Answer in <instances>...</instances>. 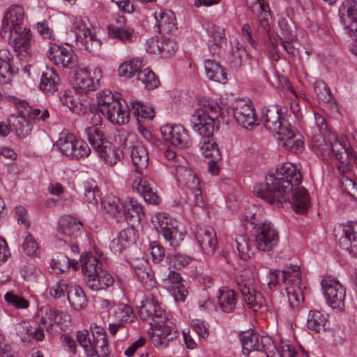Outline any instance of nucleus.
Listing matches in <instances>:
<instances>
[{
  "label": "nucleus",
  "mask_w": 357,
  "mask_h": 357,
  "mask_svg": "<svg viewBox=\"0 0 357 357\" xmlns=\"http://www.w3.org/2000/svg\"><path fill=\"white\" fill-rule=\"evenodd\" d=\"M301 181L300 170L286 162L270 172L265 183L257 184L254 193L267 203L278 206L288 201L294 211L304 213L310 206V197L307 190L299 187Z\"/></svg>",
  "instance_id": "1"
},
{
  "label": "nucleus",
  "mask_w": 357,
  "mask_h": 357,
  "mask_svg": "<svg viewBox=\"0 0 357 357\" xmlns=\"http://www.w3.org/2000/svg\"><path fill=\"white\" fill-rule=\"evenodd\" d=\"M245 229L255 238L256 248L265 252L272 251L279 241L278 232L255 206L245 208L242 215Z\"/></svg>",
  "instance_id": "2"
},
{
  "label": "nucleus",
  "mask_w": 357,
  "mask_h": 357,
  "mask_svg": "<svg viewBox=\"0 0 357 357\" xmlns=\"http://www.w3.org/2000/svg\"><path fill=\"white\" fill-rule=\"evenodd\" d=\"M268 278V286L270 289L282 282L285 284V290L292 310H304L303 290L305 287L301 282V273L298 266L291 264L282 271L278 269L270 270Z\"/></svg>",
  "instance_id": "3"
},
{
  "label": "nucleus",
  "mask_w": 357,
  "mask_h": 357,
  "mask_svg": "<svg viewBox=\"0 0 357 357\" xmlns=\"http://www.w3.org/2000/svg\"><path fill=\"white\" fill-rule=\"evenodd\" d=\"M220 114V107L216 101L210 98H200L197 107L190 117L192 130L211 135L215 128H218Z\"/></svg>",
  "instance_id": "4"
},
{
  "label": "nucleus",
  "mask_w": 357,
  "mask_h": 357,
  "mask_svg": "<svg viewBox=\"0 0 357 357\" xmlns=\"http://www.w3.org/2000/svg\"><path fill=\"white\" fill-rule=\"evenodd\" d=\"M149 314L152 315L151 327L148 329L151 342L156 349L164 350L178 337L172 314Z\"/></svg>",
  "instance_id": "5"
},
{
  "label": "nucleus",
  "mask_w": 357,
  "mask_h": 357,
  "mask_svg": "<svg viewBox=\"0 0 357 357\" xmlns=\"http://www.w3.org/2000/svg\"><path fill=\"white\" fill-rule=\"evenodd\" d=\"M173 169L170 172L174 175L177 184L180 188H186L188 191L187 202L190 205L201 206L204 199L200 181L195 172L190 167L183 165L171 164Z\"/></svg>",
  "instance_id": "6"
},
{
  "label": "nucleus",
  "mask_w": 357,
  "mask_h": 357,
  "mask_svg": "<svg viewBox=\"0 0 357 357\" xmlns=\"http://www.w3.org/2000/svg\"><path fill=\"white\" fill-rule=\"evenodd\" d=\"M321 142L323 143L318 144L317 146L319 151L323 156L334 155L340 163L338 166L340 171L345 172L352 169L351 162L352 161L357 162V151L351 148H347L346 145L342 144L337 136L334 134L328 136L329 144H326L324 140Z\"/></svg>",
  "instance_id": "7"
},
{
  "label": "nucleus",
  "mask_w": 357,
  "mask_h": 357,
  "mask_svg": "<svg viewBox=\"0 0 357 357\" xmlns=\"http://www.w3.org/2000/svg\"><path fill=\"white\" fill-rule=\"evenodd\" d=\"M151 222L170 246L176 248L183 240V234L178 228V222L167 214L156 213L152 218Z\"/></svg>",
  "instance_id": "8"
},
{
  "label": "nucleus",
  "mask_w": 357,
  "mask_h": 357,
  "mask_svg": "<svg viewBox=\"0 0 357 357\" xmlns=\"http://www.w3.org/2000/svg\"><path fill=\"white\" fill-rule=\"evenodd\" d=\"M341 22L350 36L355 38L350 45L351 52L357 56V1L345 0L339 8Z\"/></svg>",
  "instance_id": "9"
},
{
  "label": "nucleus",
  "mask_w": 357,
  "mask_h": 357,
  "mask_svg": "<svg viewBox=\"0 0 357 357\" xmlns=\"http://www.w3.org/2000/svg\"><path fill=\"white\" fill-rule=\"evenodd\" d=\"M326 303L333 310H344L346 289L336 279L325 278L321 282Z\"/></svg>",
  "instance_id": "10"
},
{
  "label": "nucleus",
  "mask_w": 357,
  "mask_h": 357,
  "mask_svg": "<svg viewBox=\"0 0 357 357\" xmlns=\"http://www.w3.org/2000/svg\"><path fill=\"white\" fill-rule=\"evenodd\" d=\"M56 145L63 155L70 159L84 158L91 153L88 144L82 139H77L72 134L61 137Z\"/></svg>",
  "instance_id": "11"
},
{
  "label": "nucleus",
  "mask_w": 357,
  "mask_h": 357,
  "mask_svg": "<svg viewBox=\"0 0 357 357\" xmlns=\"http://www.w3.org/2000/svg\"><path fill=\"white\" fill-rule=\"evenodd\" d=\"M91 331L93 336V341L89 337V331L84 330L78 331L77 340L81 347L84 349L87 357H94L98 354L96 346L99 344H105L107 342V334L105 329L97 325H91Z\"/></svg>",
  "instance_id": "12"
},
{
  "label": "nucleus",
  "mask_w": 357,
  "mask_h": 357,
  "mask_svg": "<svg viewBox=\"0 0 357 357\" xmlns=\"http://www.w3.org/2000/svg\"><path fill=\"white\" fill-rule=\"evenodd\" d=\"M101 77L102 70L100 68H93V76L89 68L78 69L75 75L74 88L79 93L94 91Z\"/></svg>",
  "instance_id": "13"
},
{
  "label": "nucleus",
  "mask_w": 357,
  "mask_h": 357,
  "mask_svg": "<svg viewBox=\"0 0 357 357\" xmlns=\"http://www.w3.org/2000/svg\"><path fill=\"white\" fill-rule=\"evenodd\" d=\"M47 56L52 63L61 68H73L78 62L77 56L71 48L52 43H50Z\"/></svg>",
  "instance_id": "14"
},
{
  "label": "nucleus",
  "mask_w": 357,
  "mask_h": 357,
  "mask_svg": "<svg viewBox=\"0 0 357 357\" xmlns=\"http://www.w3.org/2000/svg\"><path fill=\"white\" fill-rule=\"evenodd\" d=\"M121 146L124 149H131V158L134 165L138 169H144L149 165V155L146 147L142 144L137 142L133 146L131 144L136 140V135L132 133H125L120 135Z\"/></svg>",
  "instance_id": "15"
},
{
  "label": "nucleus",
  "mask_w": 357,
  "mask_h": 357,
  "mask_svg": "<svg viewBox=\"0 0 357 357\" xmlns=\"http://www.w3.org/2000/svg\"><path fill=\"white\" fill-rule=\"evenodd\" d=\"M160 132L163 139L174 146L185 149L191 145L188 132L181 125L167 124L161 127Z\"/></svg>",
  "instance_id": "16"
},
{
  "label": "nucleus",
  "mask_w": 357,
  "mask_h": 357,
  "mask_svg": "<svg viewBox=\"0 0 357 357\" xmlns=\"http://www.w3.org/2000/svg\"><path fill=\"white\" fill-rule=\"evenodd\" d=\"M277 139L283 147L294 153H300L304 149L303 136L291 125L278 132Z\"/></svg>",
  "instance_id": "17"
},
{
  "label": "nucleus",
  "mask_w": 357,
  "mask_h": 357,
  "mask_svg": "<svg viewBox=\"0 0 357 357\" xmlns=\"http://www.w3.org/2000/svg\"><path fill=\"white\" fill-rule=\"evenodd\" d=\"M24 12L22 7L20 6H12L6 11L2 20L0 29V34L6 37L7 33L14 31H20L22 27Z\"/></svg>",
  "instance_id": "18"
},
{
  "label": "nucleus",
  "mask_w": 357,
  "mask_h": 357,
  "mask_svg": "<svg viewBox=\"0 0 357 357\" xmlns=\"http://www.w3.org/2000/svg\"><path fill=\"white\" fill-rule=\"evenodd\" d=\"M108 35L123 43H130L135 37V29L128 24L125 17L118 16L114 23L107 26Z\"/></svg>",
  "instance_id": "19"
},
{
  "label": "nucleus",
  "mask_w": 357,
  "mask_h": 357,
  "mask_svg": "<svg viewBox=\"0 0 357 357\" xmlns=\"http://www.w3.org/2000/svg\"><path fill=\"white\" fill-rule=\"evenodd\" d=\"M234 118L243 128L252 130L257 123L255 110L250 102L240 100L233 109Z\"/></svg>",
  "instance_id": "20"
},
{
  "label": "nucleus",
  "mask_w": 357,
  "mask_h": 357,
  "mask_svg": "<svg viewBox=\"0 0 357 357\" xmlns=\"http://www.w3.org/2000/svg\"><path fill=\"white\" fill-rule=\"evenodd\" d=\"M162 284L174 298L176 302H183L188 295V291L183 284L181 275L174 271H170L168 275L162 280Z\"/></svg>",
  "instance_id": "21"
},
{
  "label": "nucleus",
  "mask_w": 357,
  "mask_h": 357,
  "mask_svg": "<svg viewBox=\"0 0 357 357\" xmlns=\"http://www.w3.org/2000/svg\"><path fill=\"white\" fill-rule=\"evenodd\" d=\"M281 110L282 108L278 105H271L261 110V119L265 128L270 131L275 132L277 135L282 128L290 125L284 122L280 115Z\"/></svg>",
  "instance_id": "22"
},
{
  "label": "nucleus",
  "mask_w": 357,
  "mask_h": 357,
  "mask_svg": "<svg viewBox=\"0 0 357 357\" xmlns=\"http://www.w3.org/2000/svg\"><path fill=\"white\" fill-rule=\"evenodd\" d=\"M82 227V224L72 216H64L59 222L57 236L67 243H71L73 238H76Z\"/></svg>",
  "instance_id": "23"
},
{
  "label": "nucleus",
  "mask_w": 357,
  "mask_h": 357,
  "mask_svg": "<svg viewBox=\"0 0 357 357\" xmlns=\"http://www.w3.org/2000/svg\"><path fill=\"white\" fill-rule=\"evenodd\" d=\"M145 216L142 205L136 199L128 197L122 205L121 218L123 217L128 225L133 226L139 223Z\"/></svg>",
  "instance_id": "24"
},
{
  "label": "nucleus",
  "mask_w": 357,
  "mask_h": 357,
  "mask_svg": "<svg viewBox=\"0 0 357 357\" xmlns=\"http://www.w3.org/2000/svg\"><path fill=\"white\" fill-rule=\"evenodd\" d=\"M338 242L342 249L357 257V222H351L344 227Z\"/></svg>",
  "instance_id": "25"
},
{
  "label": "nucleus",
  "mask_w": 357,
  "mask_h": 357,
  "mask_svg": "<svg viewBox=\"0 0 357 357\" xmlns=\"http://www.w3.org/2000/svg\"><path fill=\"white\" fill-rule=\"evenodd\" d=\"M260 336L253 330H248L241 333L240 340L242 345V352L245 355H248L252 351L265 350L263 345L264 341L270 342L268 337H261V343L259 342Z\"/></svg>",
  "instance_id": "26"
},
{
  "label": "nucleus",
  "mask_w": 357,
  "mask_h": 357,
  "mask_svg": "<svg viewBox=\"0 0 357 357\" xmlns=\"http://www.w3.org/2000/svg\"><path fill=\"white\" fill-rule=\"evenodd\" d=\"M154 18L159 33L172 34L176 31V17L172 10L160 8L154 13Z\"/></svg>",
  "instance_id": "27"
},
{
  "label": "nucleus",
  "mask_w": 357,
  "mask_h": 357,
  "mask_svg": "<svg viewBox=\"0 0 357 357\" xmlns=\"http://www.w3.org/2000/svg\"><path fill=\"white\" fill-rule=\"evenodd\" d=\"M195 238L199 247L207 255H213L217 245L216 234L210 227H200L195 234Z\"/></svg>",
  "instance_id": "28"
},
{
  "label": "nucleus",
  "mask_w": 357,
  "mask_h": 357,
  "mask_svg": "<svg viewBox=\"0 0 357 357\" xmlns=\"http://www.w3.org/2000/svg\"><path fill=\"white\" fill-rule=\"evenodd\" d=\"M130 113V105L129 106H124L118 100L117 102H114L113 105H112L109 108L107 109V110L105 109L102 114L105 116L108 121L112 124L121 126L129 121Z\"/></svg>",
  "instance_id": "29"
},
{
  "label": "nucleus",
  "mask_w": 357,
  "mask_h": 357,
  "mask_svg": "<svg viewBox=\"0 0 357 357\" xmlns=\"http://www.w3.org/2000/svg\"><path fill=\"white\" fill-rule=\"evenodd\" d=\"M135 241L136 235L134 228L128 227L122 229L118 236L112 241L109 248L114 253L119 254L128 248Z\"/></svg>",
  "instance_id": "30"
},
{
  "label": "nucleus",
  "mask_w": 357,
  "mask_h": 357,
  "mask_svg": "<svg viewBox=\"0 0 357 357\" xmlns=\"http://www.w3.org/2000/svg\"><path fill=\"white\" fill-rule=\"evenodd\" d=\"M98 156L103 162L109 166L115 165L120 161L122 157V151L113 146L109 141H103V143L94 149Z\"/></svg>",
  "instance_id": "31"
},
{
  "label": "nucleus",
  "mask_w": 357,
  "mask_h": 357,
  "mask_svg": "<svg viewBox=\"0 0 357 357\" xmlns=\"http://www.w3.org/2000/svg\"><path fill=\"white\" fill-rule=\"evenodd\" d=\"M18 111L17 115L12 114L10 116L8 119L9 126L15 130L17 137H24L31 133L33 126L27 116L24 114V110L20 108Z\"/></svg>",
  "instance_id": "32"
},
{
  "label": "nucleus",
  "mask_w": 357,
  "mask_h": 357,
  "mask_svg": "<svg viewBox=\"0 0 357 357\" xmlns=\"http://www.w3.org/2000/svg\"><path fill=\"white\" fill-rule=\"evenodd\" d=\"M239 291L249 308L252 312H257L264 307L262 305V296L260 292L254 289L248 282L238 283Z\"/></svg>",
  "instance_id": "33"
},
{
  "label": "nucleus",
  "mask_w": 357,
  "mask_h": 357,
  "mask_svg": "<svg viewBox=\"0 0 357 357\" xmlns=\"http://www.w3.org/2000/svg\"><path fill=\"white\" fill-rule=\"evenodd\" d=\"M255 5L260 10L258 14L257 33L263 36L271 31V26L269 22V6L266 0H255Z\"/></svg>",
  "instance_id": "34"
},
{
  "label": "nucleus",
  "mask_w": 357,
  "mask_h": 357,
  "mask_svg": "<svg viewBox=\"0 0 357 357\" xmlns=\"http://www.w3.org/2000/svg\"><path fill=\"white\" fill-rule=\"evenodd\" d=\"M202 137L199 146L202 154L206 158H211L213 160H220L221 158L220 151L218 144L213 139V132L211 131V135H205L201 131H195Z\"/></svg>",
  "instance_id": "35"
},
{
  "label": "nucleus",
  "mask_w": 357,
  "mask_h": 357,
  "mask_svg": "<svg viewBox=\"0 0 357 357\" xmlns=\"http://www.w3.org/2000/svg\"><path fill=\"white\" fill-rule=\"evenodd\" d=\"M12 56L6 48L0 49V85L10 84L14 77L11 66Z\"/></svg>",
  "instance_id": "36"
},
{
  "label": "nucleus",
  "mask_w": 357,
  "mask_h": 357,
  "mask_svg": "<svg viewBox=\"0 0 357 357\" xmlns=\"http://www.w3.org/2000/svg\"><path fill=\"white\" fill-rule=\"evenodd\" d=\"M113 277L105 270L100 269L94 276L85 279L87 287L93 291L105 289L114 284Z\"/></svg>",
  "instance_id": "37"
},
{
  "label": "nucleus",
  "mask_w": 357,
  "mask_h": 357,
  "mask_svg": "<svg viewBox=\"0 0 357 357\" xmlns=\"http://www.w3.org/2000/svg\"><path fill=\"white\" fill-rule=\"evenodd\" d=\"M59 82L58 74L52 68H47L42 74L40 89L46 94H53L58 91Z\"/></svg>",
  "instance_id": "38"
},
{
  "label": "nucleus",
  "mask_w": 357,
  "mask_h": 357,
  "mask_svg": "<svg viewBox=\"0 0 357 357\" xmlns=\"http://www.w3.org/2000/svg\"><path fill=\"white\" fill-rule=\"evenodd\" d=\"M236 301V295L234 290L227 288L218 290V295H217L218 306L223 312L233 311L235 309Z\"/></svg>",
  "instance_id": "39"
},
{
  "label": "nucleus",
  "mask_w": 357,
  "mask_h": 357,
  "mask_svg": "<svg viewBox=\"0 0 357 357\" xmlns=\"http://www.w3.org/2000/svg\"><path fill=\"white\" fill-rule=\"evenodd\" d=\"M122 205L120 199L113 195L105 196L101 201L102 208L118 222L121 220Z\"/></svg>",
  "instance_id": "40"
},
{
  "label": "nucleus",
  "mask_w": 357,
  "mask_h": 357,
  "mask_svg": "<svg viewBox=\"0 0 357 357\" xmlns=\"http://www.w3.org/2000/svg\"><path fill=\"white\" fill-rule=\"evenodd\" d=\"M314 90L317 98L327 104L332 111L337 112L335 100L333 98L329 87L321 80H317L314 84Z\"/></svg>",
  "instance_id": "41"
},
{
  "label": "nucleus",
  "mask_w": 357,
  "mask_h": 357,
  "mask_svg": "<svg viewBox=\"0 0 357 357\" xmlns=\"http://www.w3.org/2000/svg\"><path fill=\"white\" fill-rule=\"evenodd\" d=\"M204 68L206 76L210 80L219 83H225L227 81V74L218 62L211 59L206 60Z\"/></svg>",
  "instance_id": "42"
},
{
  "label": "nucleus",
  "mask_w": 357,
  "mask_h": 357,
  "mask_svg": "<svg viewBox=\"0 0 357 357\" xmlns=\"http://www.w3.org/2000/svg\"><path fill=\"white\" fill-rule=\"evenodd\" d=\"M144 66L143 60L134 58L122 63L118 70L119 75L126 79L137 75L139 70Z\"/></svg>",
  "instance_id": "43"
},
{
  "label": "nucleus",
  "mask_w": 357,
  "mask_h": 357,
  "mask_svg": "<svg viewBox=\"0 0 357 357\" xmlns=\"http://www.w3.org/2000/svg\"><path fill=\"white\" fill-rule=\"evenodd\" d=\"M7 34L9 38L13 40L15 48L25 52L28 50L31 38V34L29 29L26 30L25 28H22L20 31H11L7 33Z\"/></svg>",
  "instance_id": "44"
},
{
  "label": "nucleus",
  "mask_w": 357,
  "mask_h": 357,
  "mask_svg": "<svg viewBox=\"0 0 357 357\" xmlns=\"http://www.w3.org/2000/svg\"><path fill=\"white\" fill-rule=\"evenodd\" d=\"M130 105L131 107L130 112L137 116L138 121H140V119L146 121H151L153 119L155 112L151 106L144 105L137 100L130 102Z\"/></svg>",
  "instance_id": "45"
},
{
  "label": "nucleus",
  "mask_w": 357,
  "mask_h": 357,
  "mask_svg": "<svg viewBox=\"0 0 357 357\" xmlns=\"http://www.w3.org/2000/svg\"><path fill=\"white\" fill-rule=\"evenodd\" d=\"M82 270L84 275V280L94 276L100 269H102L101 263L92 255L82 257Z\"/></svg>",
  "instance_id": "46"
},
{
  "label": "nucleus",
  "mask_w": 357,
  "mask_h": 357,
  "mask_svg": "<svg viewBox=\"0 0 357 357\" xmlns=\"http://www.w3.org/2000/svg\"><path fill=\"white\" fill-rule=\"evenodd\" d=\"M314 121L315 124L319 131L320 132L321 135L317 136L315 137L313 146L319 150V147L317 146L318 144H322L323 142L321 141L324 140L326 144H329L328 136L333 134L337 136V134L334 132H331L328 130L326 119L321 114L315 113Z\"/></svg>",
  "instance_id": "47"
},
{
  "label": "nucleus",
  "mask_w": 357,
  "mask_h": 357,
  "mask_svg": "<svg viewBox=\"0 0 357 357\" xmlns=\"http://www.w3.org/2000/svg\"><path fill=\"white\" fill-rule=\"evenodd\" d=\"M278 26L280 29V34L278 36V40H297L296 28L293 21L281 17L278 20Z\"/></svg>",
  "instance_id": "48"
},
{
  "label": "nucleus",
  "mask_w": 357,
  "mask_h": 357,
  "mask_svg": "<svg viewBox=\"0 0 357 357\" xmlns=\"http://www.w3.org/2000/svg\"><path fill=\"white\" fill-rule=\"evenodd\" d=\"M18 334L23 342L29 341L31 337L36 340L42 341L44 339V332L40 327H38L33 332L29 323L23 321L19 325Z\"/></svg>",
  "instance_id": "49"
},
{
  "label": "nucleus",
  "mask_w": 357,
  "mask_h": 357,
  "mask_svg": "<svg viewBox=\"0 0 357 357\" xmlns=\"http://www.w3.org/2000/svg\"><path fill=\"white\" fill-rule=\"evenodd\" d=\"M72 30L75 33V36L77 41L79 40H86V37H89V40L93 37V33L91 30L87 26L86 23L81 18L75 17L72 20Z\"/></svg>",
  "instance_id": "50"
},
{
  "label": "nucleus",
  "mask_w": 357,
  "mask_h": 357,
  "mask_svg": "<svg viewBox=\"0 0 357 357\" xmlns=\"http://www.w3.org/2000/svg\"><path fill=\"white\" fill-rule=\"evenodd\" d=\"M137 80L149 90L158 87L160 84L155 74L149 68L142 69V68L137 74Z\"/></svg>",
  "instance_id": "51"
},
{
  "label": "nucleus",
  "mask_w": 357,
  "mask_h": 357,
  "mask_svg": "<svg viewBox=\"0 0 357 357\" xmlns=\"http://www.w3.org/2000/svg\"><path fill=\"white\" fill-rule=\"evenodd\" d=\"M84 132L93 149L102 144L103 141L107 140L102 126H88L85 128Z\"/></svg>",
  "instance_id": "52"
},
{
  "label": "nucleus",
  "mask_w": 357,
  "mask_h": 357,
  "mask_svg": "<svg viewBox=\"0 0 357 357\" xmlns=\"http://www.w3.org/2000/svg\"><path fill=\"white\" fill-rule=\"evenodd\" d=\"M247 58L248 53L245 47L237 42L236 45L232 47L231 54L229 57L231 67L236 70L238 69Z\"/></svg>",
  "instance_id": "53"
},
{
  "label": "nucleus",
  "mask_w": 357,
  "mask_h": 357,
  "mask_svg": "<svg viewBox=\"0 0 357 357\" xmlns=\"http://www.w3.org/2000/svg\"><path fill=\"white\" fill-rule=\"evenodd\" d=\"M67 297L70 304L78 310L85 301L83 290L79 287L70 284L69 289L67 291Z\"/></svg>",
  "instance_id": "54"
},
{
  "label": "nucleus",
  "mask_w": 357,
  "mask_h": 357,
  "mask_svg": "<svg viewBox=\"0 0 357 357\" xmlns=\"http://www.w3.org/2000/svg\"><path fill=\"white\" fill-rule=\"evenodd\" d=\"M211 38L208 41L209 51L215 54L218 53L221 44L224 42L223 29L220 28L213 27L209 31Z\"/></svg>",
  "instance_id": "55"
},
{
  "label": "nucleus",
  "mask_w": 357,
  "mask_h": 357,
  "mask_svg": "<svg viewBox=\"0 0 357 357\" xmlns=\"http://www.w3.org/2000/svg\"><path fill=\"white\" fill-rule=\"evenodd\" d=\"M118 100L109 90H104L97 93L98 110L102 114L105 112V109L107 110L113 105L114 102H117Z\"/></svg>",
  "instance_id": "56"
},
{
  "label": "nucleus",
  "mask_w": 357,
  "mask_h": 357,
  "mask_svg": "<svg viewBox=\"0 0 357 357\" xmlns=\"http://www.w3.org/2000/svg\"><path fill=\"white\" fill-rule=\"evenodd\" d=\"M84 195L86 201L92 204H96L100 199V190L94 182L85 181L83 183Z\"/></svg>",
  "instance_id": "57"
},
{
  "label": "nucleus",
  "mask_w": 357,
  "mask_h": 357,
  "mask_svg": "<svg viewBox=\"0 0 357 357\" xmlns=\"http://www.w3.org/2000/svg\"><path fill=\"white\" fill-rule=\"evenodd\" d=\"M328 314H308L307 326L309 329L319 331L324 328L328 319Z\"/></svg>",
  "instance_id": "58"
},
{
  "label": "nucleus",
  "mask_w": 357,
  "mask_h": 357,
  "mask_svg": "<svg viewBox=\"0 0 357 357\" xmlns=\"http://www.w3.org/2000/svg\"><path fill=\"white\" fill-rule=\"evenodd\" d=\"M235 244L239 257L245 260L251 257L252 254L250 243L245 236H238L235 239Z\"/></svg>",
  "instance_id": "59"
},
{
  "label": "nucleus",
  "mask_w": 357,
  "mask_h": 357,
  "mask_svg": "<svg viewBox=\"0 0 357 357\" xmlns=\"http://www.w3.org/2000/svg\"><path fill=\"white\" fill-rule=\"evenodd\" d=\"M99 305L102 310H112L113 312H133L132 309L128 305L119 303H115L107 299L99 301Z\"/></svg>",
  "instance_id": "60"
},
{
  "label": "nucleus",
  "mask_w": 357,
  "mask_h": 357,
  "mask_svg": "<svg viewBox=\"0 0 357 357\" xmlns=\"http://www.w3.org/2000/svg\"><path fill=\"white\" fill-rule=\"evenodd\" d=\"M7 303L17 309L25 310L29 306V302L25 298L17 295L13 292H7L4 296Z\"/></svg>",
  "instance_id": "61"
},
{
  "label": "nucleus",
  "mask_w": 357,
  "mask_h": 357,
  "mask_svg": "<svg viewBox=\"0 0 357 357\" xmlns=\"http://www.w3.org/2000/svg\"><path fill=\"white\" fill-rule=\"evenodd\" d=\"M52 267L56 273H62L70 268V259L63 253H58L52 259Z\"/></svg>",
  "instance_id": "62"
},
{
  "label": "nucleus",
  "mask_w": 357,
  "mask_h": 357,
  "mask_svg": "<svg viewBox=\"0 0 357 357\" xmlns=\"http://www.w3.org/2000/svg\"><path fill=\"white\" fill-rule=\"evenodd\" d=\"M167 260H169L176 269H181L190 264L191 258L186 255L177 252L173 255L168 254Z\"/></svg>",
  "instance_id": "63"
},
{
  "label": "nucleus",
  "mask_w": 357,
  "mask_h": 357,
  "mask_svg": "<svg viewBox=\"0 0 357 357\" xmlns=\"http://www.w3.org/2000/svg\"><path fill=\"white\" fill-rule=\"evenodd\" d=\"M141 308L144 312H165L166 310L162 304L153 298L142 301Z\"/></svg>",
  "instance_id": "64"
}]
</instances>
